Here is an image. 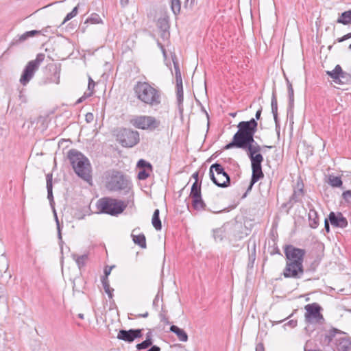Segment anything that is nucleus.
Here are the masks:
<instances>
[{"instance_id": "nucleus-62", "label": "nucleus", "mask_w": 351, "mask_h": 351, "mask_svg": "<svg viewBox=\"0 0 351 351\" xmlns=\"http://www.w3.org/2000/svg\"><path fill=\"white\" fill-rule=\"evenodd\" d=\"M161 321L165 322V323H166V324H169V322H168L167 319H166L165 317L162 318L161 319Z\"/></svg>"}, {"instance_id": "nucleus-16", "label": "nucleus", "mask_w": 351, "mask_h": 351, "mask_svg": "<svg viewBox=\"0 0 351 351\" xmlns=\"http://www.w3.org/2000/svg\"><path fill=\"white\" fill-rule=\"evenodd\" d=\"M337 351H351V341L344 337L336 340Z\"/></svg>"}, {"instance_id": "nucleus-19", "label": "nucleus", "mask_w": 351, "mask_h": 351, "mask_svg": "<svg viewBox=\"0 0 351 351\" xmlns=\"http://www.w3.org/2000/svg\"><path fill=\"white\" fill-rule=\"evenodd\" d=\"M213 236L216 242H221L227 237V231L226 226H223L216 228L213 231Z\"/></svg>"}, {"instance_id": "nucleus-14", "label": "nucleus", "mask_w": 351, "mask_h": 351, "mask_svg": "<svg viewBox=\"0 0 351 351\" xmlns=\"http://www.w3.org/2000/svg\"><path fill=\"white\" fill-rule=\"evenodd\" d=\"M143 329H121L117 334V339L127 343H132L135 339L142 337Z\"/></svg>"}, {"instance_id": "nucleus-3", "label": "nucleus", "mask_w": 351, "mask_h": 351, "mask_svg": "<svg viewBox=\"0 0 351 351\" xmlns=\"http://www.w3.org/2000/svg\"><path fill=\"white\" fill-rule=\"evenodd\" d=\"M133 89L136 97L143 104L152 108L161 105L162 93L155 84L138 81Z\"/></svg>"}, {"instance_id": "nucleus-48", "label": "nucleus", "mask_w": 351, "mask_h": 351, "mask_svg": "<svg viewBox=\"0 0 351 351\" xmlns=\"http://www.w3.org/2000/svg\"><path fill=\"white\" fill-rule=\"evenodd\" d=\"M176 90H183L182 80H176Z\"/></svg>"}, {"instance_id": "nucleus-61", "label": "nucleus", "mask_w": 351, "mask_h": 351, "mask_svg": "<svg viewBox=\"0 0 351 351\" xmlns=\"http://www.w3.org/2000/svg\"><path fill=\"white\" fill-rule=\"evenodd\" d=\"M77 317L81 319H84V314L82 313H79Z\"/></svg>"}, {"instance_id": "nucleus-10", "label": "nucleus", "mask_w": 351, "mask_h": 351, "mask_svg": "<svg viewBox=\"0 0 351 351\" xmlns=\"http://www.w3.org/2000/svg\"><path fill=\"white\" fill-rule=\"evenodd\" d=\"M117 141L125 147H132L139 142V133L130 129H121L117 135Z\"/></svg>"}, {"instance_id": "nucleus-34", "label": "nucleus", "mask_w": 351, "mask_h": 351, "mask_svg": "<svg viewBox=\"0 0 351 351\" xmlns=\"http://www.w3.org/2000/svg\"><path fill=\"white\" fill-rule=\"evenodd\" d=\"M177 104L180 111L183 110V90H176Z\"/></svg>"}, {"instance_id": "nucleus-26", "label": "nucleus", "mask_w": 351, "mask_h": 351, "mask_svg": "<svg viewBox=\"0 0 351 351\" xmlns=\"http://www.w3.org/2000/svg\"><path fill=\"white\" fill-rule=\"evenodd\" d=\"M252 184H254L257 182L260 179L264 177L263 172L262 171V168H252Z\"/></svg>"}, {"instance_id": "nucleus-22", "label": "nucleus", "mask_w": 351, "mask_h": 351, "mask_svg": "<svg viewBox=\"0 0 351 351\" xmlns=\"http://www.w3.org/2000/svg\"><path fill=\"white\" fill-rule=\"evenodd\" d=\"M287 85L288 88V96H289V108L288 110L291 111L293 110L294 106V91L291 83L288 79H287Z\"/></svg>"}, {"instance_id": "nucleus-29", "label": "nucleus", "mask_w": 351, "mask_h": 351, "mask_svg": "<svg viewBox=\"0 0 351 351\" xmlns=\"http://www.w3.org/2000/svg\"><path fill=\"white\" fill-rule=\"evenodd\" d=\"M159 210L156 209L154 212L152 223L156 230H160L162 228L161 221L159 217Z\"/></svg>"}, {"instance_id": "nucleus-37", "label": "nucleus", "mask_w": 351, "mask_h": 351, "mask_svg": "<svg viewBox=\"0 0 351 351\" xmlns=\"http://www.w3.org/2000/svg\"><path fill=\"white\" fill-rule=\"evenodd\" d=\"M78 7H79V4L75 6L71 12L68 13L66 14V16H65L62 23H65L66 22L69 21V20H71V19H73V17H75L77 14V12H78Z\"/></svg>"}, {"instance_id": "nucleus-32", "label": "nucleus", "mask_w": 351, "mask_h": 351, "mask_svg": "<svg viewBox=\"0 0 351 351\" xmlns=\"http://www.w3.org/2000/svg\"><path fill=\"white\" fill-rule=\"evenodd\" d=\"M328 183L332 187H340L343 184L341 178L338 176H330Z\"/></svg>"}, {"instance_id": "nucleus-28", "label": "nucleus", "mask_w": 351, "mask_h": 351, "mask_svg": "<svg viewBox=\"0 0 351 351\" xmlns=\"http://www.w3.org/2000/svg\"><path fill=\"white\" fill-rule=\"evenodd\" d=\"M132 240L135 244L138 245L142 248L146 247V239L143 234L134 235L132 234Z\"/></svg>"}, {"instance_id": "nucleus-21", "label": "nucleus", "mask_w": 351, "mask_h": 351, "mask_svg": "<svg viewBox=\"0 0 351 351\" xmlns=\"http://www.w3.org/2000/svg\"><path fill=\"white\" fill-rule=\"evenodd\" d=\"M271 112L274 116L276 128L279 126V121L278 118V102L275 91H273L271 96Z\"/></svg>"}, {"instance_id": "nucleus-20", "label": "nucleus", "mask_w": 351, "mask_h": 351, "mask_svg": "<svg viewBox=\"0 0 351 351\" xmlns=\"http://www.w3.org/2000/svg\"><path fill=\"white\" fill-rule=\"evenodd\" d=\"M170 331L175 333L177 335L178 339L182 342H186L188 341V335L182 328H180L177 326L172 325L170 327Z\"/></svg>"}, {"instance_id": "nucleus-60", "label": "nucleus", "mask_w": 351, "mask_h": 351, "mask_svg": "<svg viewBox=\"0 0 351 351\" xmlns=\"http://www.w3.org/2000/svg\"><path fill=\"white\" fill-rule=\"evenodd\" d=\"M253 185H254V184H252V180H251V181H250V185H249V186H248V188H247V192H248V191H251V189H252V188Z\"/></svg>"}, {"instance_id": "nucleus-53", "label": "nucleus", "mask_w": 351, "mask_h": 351, "mask_svg": "<svg viewBox=\"0 0 351 351\" xmlns=\"http://www.w3.org/2000/svg\"><path fill=\"white\" fill-rule=\"evenodd\" d=\"M348 38H350V37H349L348 34H347L344 35L343 36H342L341 38H339L337 39V41L339 43H341V42H343V41H345L346 40H347Z\"/></svg>"}, {"instance_id": "nucleus-58", "label": "nucleus", "mask_w": 351, "mask_h": 351, "mask_svg": "<svg viewBox=\"0 0 351 351\" xmlns=\"http://www.w3.org/2000/svg\"><path fill=\"white\" fill-rule=\"evenodd\" d=\"M148 316V312H145L143 314H139L138 315V317H147Z\"/></svg>"}, {"instance_id": "nucleus-25", "label": "nucleus", "mask_w": 351, "mask_h": 351, "mask_svg": "<svg viewBox=\"0 0 351 351\" xmlns=\"http://www.w3.org/2000/svg\"><path fill=\"white\" fill-rule=\"evenodd\" d=\"M337 23L343 25L351 24V10L341 13V16L338 18Z\"/></svg>"}, {"instance_id": "nucleus-27", "label": "nucleus", "mask_w": 351, "mask_h": 351, "mask_svg": "<svg viewBox=\"0 0 351 351\" xmlns=\"http://www.w3.org/2000/svg\"><path fill=\"white\" fill-rule=\"evenodd\" d=\"M72 257L75 260L79 269H81L82 267L85 266L86 263L88 258V254H83V255L79 256V255L74 254L72 255Z\"/></svg>"}, {"instance_id": "nucleus-38", "label": "nucleus", "mask_w": 351, "mask_h": 351, "mask_svg": "<svg viewBox=\"0 0 351 351\" xmlns=\"http://www.w3.org/2000/svg\"><path fill=\"white\" fill-rule=\"evenodd\" d=\"M149 172L148 169H140L138 173V178L141 180H146L149 176Z\"/></svg>"}, {"instance_id": "nucleus-33", "label": "nucleus", "mask_w": 351, "mask_h": 351, "mask_svg": "<svg viewBox=\"0 0 351 351\" xmlns=\"http://www.w3.org/2000/svg\"><path fill=\"white\" fill-rule=\"evenodd\" d=\"M152 343L153 341L147 339L144 340L141 343L136 344V348L138 351L145 350L150 347L152 345Z\"/></svg>"}, {"instance_id": "nucleus-64", "label": "nucleus", "mask_w": 351, "mask_h": 351, "mask_svg": "<svg viewBox=\"0 0 351 351\" xmlns=\"http://www.w3.org/2000/svg\"><path fill=\"white\" fill-rule=\"evenodd\" d=\"M351 83V73H350L349 84Z\"/></svg>"}, {"instance_id": "nucleus-51", "label": "nucleus", "mask_w": 351, "mask_h": 351, "mask_svg": "<svg viewBox=\"0 0 351 351\" xmlns=\"http://www.w3.org/2000/svg\"><path fill=\"white\" fill-rule=\"evenodd\" d=\"M86 120L88 123L91 122L93 120V114L92 113H87L86 114Z\"/></svg>"}, {"instance_id": "nucleus-52", "label": "nucleus", "mask_w": 351, "mask_h": 351, "mask_svg": "<svg viewBox=\"0 0 351 351\" xmlns=\"http://www.w3.org/2000/svg\"><path fill=\"white\" fill-rule=\"evenodd\" d=\"M324 228L327 232H330L329 221L327 219H326L324 221Z\"/></svg>"}, {"instance_id": "nucleus-45", "label": "nucleus", "mask_w": 351, "mask_h": 351, "mask_svg": "<svg viewBox=\"0 0 351 351\" xmlns=\"http://www.w3.org/2000/svg\"><path fill=\"white\" fill-rule=\"evenodd\" d=\"M27 34L29 35V38H30V37H33V36H35L36 35L40 34H41V31H38V30L27 31Z\"/></svg>"}, {"instance_id": "nucleus-7", "label": "nucleus", "mask_w": 351, "mask_h": 351, "mask_svg": "<svg viewBox=\"0 0 351 351\" xmlns=\"http://www.w3.org/2000/svg\"><path fill=\"white\" fill-rule=\"evenodd\" d=\"M209 176L212 181L217 186L226 188L230 186V176L219 163L215 162L210 166Z\"/></svg>"}, {"instance_id": "nucleus-50", "label": "nucleus", "mask_w": 351, "mask_h": 351, "mask_svg": "<svg viewBox=\"0 0 351 351\" xmlns=\"http://www.w3.org/2000/svg\"><path fill=\"white\" fill-rule=\"evenodd\" d=\"M256 351H265L263 343H258L256 346Z\"/></svg>"}, {"instance_id": "nucleus-35", "label": "nucleus", "mask_w": 351, "mask_h": 351, "mask_svg": "<svg viewBox=\"0 0 351 351\" xmlns=\"http://www.w3.org/2000/svg\"><path fill=\"white\" fill-rule=\"evenodd\" d=\"M171 10L177 15L180 12L181 3L180 0H171Z\"/></svg>"}, {"instance_id": "nucleus-43", "label": "nucleus", "mask_w": 351, "mask_h": 351, "mask_svg": "<svg viewBox=\"0 0 351 351\" xmlns=\"http://www.w3.org/2000/svg\"><path fill=\"white\" fill-rule=\"evenodd\" d=\"M95 85V82L93 80V79L90 77H89L88 84V92H90V91L93 92V89H94Z\"/></svg>"}, {"instance_id": "nucleus-18", "label": "nucleus", "mask_w": 351, "mask_h": 351, "mask_svg": "<svg viewBox=\"0 0 351 351\" xmlns=\"http://www.w3.org/2000/svg\"><path fill=\"white\" fill-rule=\"evenodd\" d=\"M309 213H308V220H309V226L312 228H317L319 225V217L317 211L312 207V206H308Z\"/></svg>"}, {"instance_id": "nucleus-23", "label": "nucleus", "mask_w": 351, "mask_h": 351, "mask_svg": "<svg viewBox=\"0 0 351 351\" xmlns=\"http://www.w3.org/2000/svg\"><path fill=\"white\" fill-rule=\"evenodd\" d=\"M251 160L252 168H262L263 156L261 154H256L255 156H249Z\"/></svg>"}, {"instance_id": "nucleus-17", "label": "nucleus", "mask_w": 351, "mask_h": 351, "mask_svg": "<svg viewBox=\"0 0 351 351\" xmlns=\"http://www.w3.org/2000/svg\"><path fill=\"white\" fill-rule=\"evenodd\" d=\"M298 189H295L292 195L290 197L289 202L293 204L295 202H300L302 200V197L304 195V189L302 183L301 185L298 182Z\"/></svg>"}, {"instance_id": "nucleus-47", "label": "nucleus", "mask_w": 351, "mask_h": 351, "mask_svg": "<svg viewBox=\"0 0 351 351\" xmlns=\"http://www.w3.org/2000/svg\"><path fill=\"white\" fill-rule=\"evenodd\" d=\"M79 282H82V280L81 278H76V279L74 280V281H73V289L74 291H80V290L77 287V283Z\"/></svg>"}, {"instance_id": "nucleus-39", "label": "nucleus", "mask_w": 351, "mask_h": 351, "mask_svg": "<svg viewBox=\"0 0 351 351\" xmlns=\"http://www.w3.org/2000/svg\"><path fill=\"white\" fill-rule=\"evenodd\" d=\"M176 80L182 79L181 72L178 62L173 61Z\"/></svg>"}, {"instance_id": "nucleus-42", "label": "nucleus", "mask_w": 351, "mask_h": 351, "mask_svg": "<svg viewBox=\"0 0 351 351\" xmlns=\"http://www.w3.org/2000/svg\"><path fill=\"white\" fill-rule=\"evenodd\" d=\"M28 38H29V35L27 34V32H25V33H23V34H21V36H19V38L16 40V42L22 43Z\"/></svg>"}, {"instance_id": "nucleus-55", "label": "nucleus", "mask_w": 351, "mask_h": 351, "mask_svg": "<svg viewBox=\"0 0 351 351\" xmlns=\"http://www.w3.org/2000/svg\"><path fill=\"white\" fill-rule=\"evenodd\" d=\"M261 112H262L261 109H259L258 110L256 111V114H255V119H254L256 121V120L260 119Z\"/></svg>"}, {"instance_id": "nucleus-36", "label": "nucleus", "mask_w": 351, "mask_h": 351, "mask_svg": "<svg viewBox=\"0 0 351 351\" xmlns=\"http://www.w3.org/2000/svg\"><path fill=\"white\" fill-rule=\"evenodd\" d=\"M137 166L141 169H148L149 171H152V165L145 161V160L143 159H141L138 161L137 162Z\"/></svg>"}, {"instance_id": "nucleus-24", "label": "nucleus", "mask_w": 351, "mask_h": 351, "mask_svg": "<svg viewBox=\"0 0 351 351\" xmlns=\"http://www.w3.org/2000/svg\"><path fill=\"white\" fill-rule=\"evenodd\" d=\"M53 176L52 173H48L46 176V181H47V198L50 202L53 201V184H52Z\"/></svg>"}, {"instance_id": "nucleus-31", "label": "nucleus", "mask_w": 351, "mask_h": 351, "mask_svg": "<svg viewBox=\"0 0 351 351\" xmlns=\"http://www.w3.org/2000/svg\"><path fill=\"white\" fill-rule=\"evenodd\" d=\"M85 23L91 24H99L102 23L103 21L98 14L93 13L90 15V16H88L86 19Z\"/></svg>"}, {"instance_id": "nucleus-49", "label": "nucleus", "mask_w": 351, "mask_h": 351, "mask_svg": "<svg viewBox=\"0 0 351 351\" xmlns=\"http://www.w3.org/2000/svg\"><path fill=\"white\" fill-rule=\"evenodd\" d=\"M112 267H105L104 269V276L103 277H106L108 278V276L110 275V272H111V270H112Z\"/></svg>"}, {"instance_id": "nucleus-13", "label": "nucleus", "mask_w": 351, "mask_h": 351, "mask_svg": "<svg viewBox=\"0 0 351 351\" xmlns=\"http://www.w3.org/2000/svg\"><path fill=\"white\" fill-rule=\"evenodd\" d=\"M326 74L337 84H349L350 73L342 70L340 65L335 66L333 70L327 71Z\"/></svg>"}, {"instance_id": "nucleus-57", "label": "nucleus", "mask_w": 351, "mask_h": 351, "mask_svg": "<svg viewBox=\"0 0 351 351\" xmlns=\"http://www.w3.org/2000/svg\"><path fill=\"white\" fill-rule=\"evenodd\" d=\"M152 332H148L146 335V339H149V340H152Z\"/></svg>"}, {"instance_id": "nucleus-54", "label": "nucleus", "mask_w": 351, "mask_h": 351, "mask_svg": "<svg viewBox=\"0 0 351 351\" xmlns=\"http://www.w3.org/2000/svg\"><path fill=\"white\" fill-rule=\"evenodd\" d=\"M148 351H160V347H158V346H151V348L147 350Z\"/></svg>"}, {"instance_id": "nucleus-44", "label": "nucleus", "mask_w": 351, "mask_h": 351, "mask_svg": "<svg viewBox=\"0 0 351 351\" xmlns=\"http://www.w3.org/2000/svg\"><path fill=\"white\" fill-rule=\"evenodd\" d=\"M287 326L291 328H295L297 326V321L293 319L290 320L286 324H285L284 327L285 328Z\"/></svg>"}, {"instance_id": "nucleus-1", "label": "nucleus", "mask_w": 351, "mask_h": 351, "mask_svg": "<svg viewBox=\"0 0 351 351\" xmlns=\"http://www.w3.org/2000/svg\"><path fill=\"white\" fill-rule=\"evenodd\" d=\"M258 123L254 118L247 121H241L237 125L238 131L232 140L225 147V149L233 147L247 151L248 156H255L261 149V146L254 141V135L257 131Z\"/></svg>"}, {"instance_id": "nucleus-56", "label": "nucleus", "mask_w": 351, "mask_h": 351, "mask_svg": "<svg viewBox=\"0 0 351 351\" xmlns=\"http://www.w3.org/2000/svg\"><path fill=\"white\" fill-rule=\"evenodd\" d=\"M129 3V0H120V4L123 8L127 6Z\"/></svg>"}, {"instance_id": "nucleus-9", "label": "nucleus", "mask_w": 351, "mask_h": 351, "mask_svg": "<svg viewBox=\"0 0 351 351\" xmlns=\"http://www.w3.org/2000/svg\"><path fill=\"white\" fill-rule=\"evenodd\" d=\"M131 123L138 129L153 131L159 127L160 122L152 116L139 115L134 117Z\"/></svg>"}, {"instance_id": "nucleus-46", "label": "nucleus", "mask_w": 351, "mask_h": 351, "mask_svg": "<svg viewBox=\"0 0 351 351\" xmlns=\"http://www.w3.org/2000/svg\"><path fill=\"white\" fill-rule=\"evenodd\" d=\"M55 218H56V221L57 228H58V237L60 239H61L62 235H61V232H60V223H59V221H58V217H57L56 213H55Z\"/></svg>"}, {"instance_id": "nucleus-30", "label": "nucleus", "mask_w": 351, "mask_h": 351, "mask_svg": "<svg viewBox=\"0 0 351 351\" xmlns=\"http://www.w3.org/2000/svg\"><path fill=\"white\" fill-rule=\"evenodd\" d=\"M101 281L102 283L103 288L105 290V292L108 294L109 298H112V292L114 289L110 287L108 279L106 277H102Z\"/></svg>"}, {"instance_id": "nucleus-41", "label": "nucleus", "mask_w": 351, "mask_h": 351, "mask_svg": "<svg viewBox=\"0 0 351 351\" xmlns=\"http://www.w3.org/2000/svg\"><path fill=\"white\" fill-rule=\"evenodd\" d=\"M93 94V91H90V92H86L84 93V95L82 96L80 98H79L77 99V101H76V104H80V103H82L84 100H85L87 97H89L90 96H92Z\"/></svg>"}, {"instance_id": "nucleus-63", "label": "nucleus", "mask_w": 351, "mask_h": 351, "mask_svg": "<svg viewBox=\"0 0 351 351\" xmlns=\"http://www.w3.org/2000/svg\"><path fill=\"white\" fill-rule=\"evenodd\" d=\"M158 296L156 295L155 299L154 300V304H155L156 302H158Z\"/></svg>"}, {"instance_id": "nucleus-2", "label": "nucleus", "mask_w": 351, "mask_h": 351, "mask_svg": "<svg viewBox=\"0 0 351 351\" xmlns=\"http://www.w3.org/2000/svg\"><path fill=\"white\" fill-rule=\"evenodd\" d=\"M286 267L283 271L285 278H300L304 274L303 261L305 250L292 245L285 247Z\"/></svg>"}, {"instance_id": "nucleus-6", "label": "nucleus", "mask_w": 351, "mask_h": 351, "mask_svg": "<svg viewBox=\"0 0 351 351\" xmlns=\"http://www.w3.org/2000/svg\"><path fill=\"white\" fill-rule=\"evenodd\" d=\"M97 206L101 213L115 216L121 214L127 207V204L122 200L103 197L98 201Z\"/></svg>"}, {"instance_id": "nucleus-59", "label": "nucleus", "mask_w": 351, "mask_h": 351, "mask_svg": "<svg viewBox=\"0 0 351 351\" xmlns=\"http://www.w3.org/2000/svg\"><path fill=\"white\" fill-rule=\"evenodd\" d=\"M193 177L195 179V182H197V178H198V173L197 172H195L193 174Z\"/></svg>"}, {"instance_id": "nucleus-8", "label": "nucleus", "mask_w": 351, "mask_h": 351, "mask_svg": "<svg viewBox=\"0 0 351 351\" xmlns=\"http://www.w3.org/2000/svg\"><path fill=\"white\" fill-rule=\"evenodd\" d=\"M44 60L45 54L38 53L35 60H31L27 63L20 78V82L21 84L25 86L29 83Z\"/></svg>"}, {"instance_id": "nucleus-40", "label": "nucleus", "mask_w": 351, "mask_h": 351, "mask_svg": "<svg viewBox=\"0 0 351 351\" xmlns=\"http://www.w3.org/2000/svg\"><path fill=\"white\" fill-rule=\"evenodd\" d=\"M342 197L346 202H350L351 201V190L343 192Z\"/></svg>"}, {"instance_id": "nucleus-12", "label": "nucleus", "mask_w": 351, "mask_h": 351, "mask_svg": "<svg viewBox=\"0 0 351 351\" xmlns=\"http://www.w3.org/2000/svg\"><path fill=\"white\" fill-rule=\"evenodd\" d=\"M305 319L307 322H319L320 320L324 319L323 315L320 313L321 307L318 304H308L305 306Z\"/></svg>"}, {"instance_id": "nucleus-15", "label": "nucleus", "mask_w": 351, "mask_h": 351, "mask_svg": "<svg viewBox=\"0 0 351 351\" xmlns=\"http://www.w3.org/2000/svg\"><path fill=\"white\" fill-rule=\"evenodd\" d=\"M328 220L333 226L337 228H345L348 225L347 219L341 213H330L328 215Z\"/></svg>"}, {"instance_id": "nucleus-11", "label": "nucleus", "mask_w": 351, "mask_h": 351, "mask_svg": "<svg viewBox=\"0 0 351 351\" xmlns=\"http://www.w3.org/2000/svg\"><path fill=\"white\" fill-rule=\"evenodd\" d=\"M190 197L192 199V206L195 210L198 211L204 210L206 204L202 197L201 184L197 181L191 186Z\"/></svg>"}, {"instance_id": "nucleus-4", "label": "nucleus", "mask_w": 351, "mask_h": 351, "mask_svg": "<svg viewBox=\"0 0 351 351\" xmlns=\"http://www.w3.org/2000/svg\"><path fill=\"white\" fill-rule=\"evenodd\" d=\"M67 156L75 173L84 180H89L91 178V166L88 159L74 149L68 152Z\"/></svg>"}, {"instance_id": "nucleus-5", "label": "nucleus", "mask_w": 351, "mask_h": 351, "mask_svg": "<svg viewBox=\"0 0 351 351\" xmlns=\"http://www.w3.org/2000/svg\"><path fill=\"white\" fill-rule=\"evenodd\" d=\"M106 187L110 191L128 192L131 189L132 182L123 172L112 169L106 173Z\"/></svg>"}]
</instances>
